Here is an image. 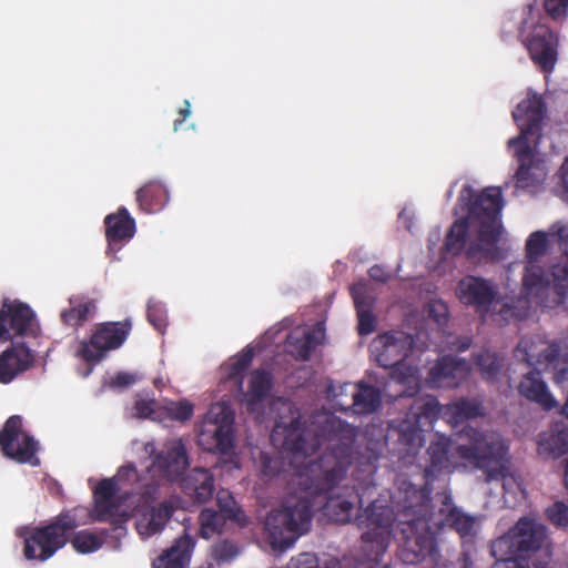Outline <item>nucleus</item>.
<instances>
[{
  "label": "nucleus",
  "instance_id": "nucleus-18",
  "mask_svg": "<svg viewBox=\"0 0 568 568\" xmlns=\"http://www.w3.org/2000/svg\"><path fill=\"white\" fill-rule=\"evenodd\" d=\"M538 12L531 17L530 21H524L523 32L526 36V47L531 60L544 71L550 72L557 61V37L542 24H535Z\"/></svg>",
  "mask_w": 568,
  "mask_h": 568
},
{
  "label": "nucleus",
  "instance_id": "nucleus-51",
  "mask_svg": "<svg viewBox=\"0 0 568 568\" xmlns=\"http://www.w3.org/2000/svg\"><path fill=\"white\" fill-rule=\"evenodd\" d=\"M560 179L562 184V197L568 201V158L561 166Z\"/></svg>",
  "mask_w": 568,
  "mask_h": 568
},
{
  "label": "nucleus",
  "instance_id": "nucleus-48",
  "mask_svg": "<svg viewBox=\"0 0 568 568\" xmlns=\"http://www.w3.org/2000/svg\"><path fill=\"white\" fill-rule=\"evenodd\" d=\"M550 234L557 236L561 245L564 246L566 253L568 254V222L567 223H555L550 227Z\"/></svg>",
  "mask_w": 568,
  "mask_h": 568
},
{
  "label": "nucleus",
  "instance_id": "nucleus-16",
  "mask_svg": "<svg viewBox=\"0 0 568 568\" xmlns=\"http://www.w3.org/2000/svg\"><path fill=\"white\" fill-rule=\"evenodd\" d=\"M39 325L32 310L17 301H4L0 308V343L36 336Z\"/></svg>",
  "mask_w": 568,
  "mask_h": 568
},
{
  "label": "nucleus",
  "instance_id": "nucleus-32",
  "mask_svg": "<svg viewBox=\"0 0 568 568\" xmlns=\"http://www.w3.org/2000/svg\"><path fill=\"white\" fill-rule=\"evenodd\" d=\"M288 568H338V562L328 555L317 557L315 554L303 552L291 559Z\"/></svg>",
  "mask_w": 568,
  "mask_h": 568
},
{
  "label": "nucleus",
  "instance_id": "nucleus-39",
  "mask_svg": "<svg viewBox=\"0 0 568 568\" xmlns=\"http://www.w3.org/2000/svg\"><path fill=\"white\" fill-rule=\"evenodd\" d=\"M133 410V415L140 418H151L153 420L163 418L162 404L153 398H138Z\"/></svg>",
  "mask_w": 568,
  "mask_h": 568
},
{
  "label": "nucleus",
  "instance_id": "nucleus-49",
  "mask_svg": "<svg viewBox=\"0 0 568 568\" xmlns=\"http://www.w3.org/2000/svg\"><path fill=\"white\" fill-rule=\"evenodd\" d=\"M499 562L494 565L493 568H530L529 564L517 562L507 556H498Z\"/></svg>",
  "mask_w": 568,
  "mask_h": 568
},
{
  "label": "nucleus",
  "instance_id": "nucleus-24",
  "mask_svg": "<svg viewBox=\"0 0 568 568\" xmlns=\"http://www.w3.org/2000/svg\"><path fill=\"white\" fill-rule=\"evenodd\" d=\"M349 387L354 388L351 394L353 397L352 407L354 413L367 414L374 412L377 408L381 402V395L376 389L369 386L358 385L355 387L349 384L338 386L329 385L327 388V394L334 398L339 397L346 393Z\"/></svg>",
  "mask_w": 568,
  "mask_h": 568
},
{
  "label": "nucleus",
  "instance_id": "nucleus-54",
  "mask_svg": "<svg viewBox=\"0 0 568 568\" xmlns=\"http://www.w3.org/2000/svg\"><path fill=\"white\" fill-rule=\"evenodd\" d=\"M263 460V471L265 474H273L276 470L275 465H273V460L267 456H262Z\"/></svg>",
  "mask_w": 568,
  "mask_h": 568
},
{
  "label": "nucleus",
  "instance_id": "nucleus-2",
  "mask_svg": "<svg viewBox=\"0 0 568 568\" xmlns=\"http://www.w3.org/2000/svg\"><path fill=\"white\" fill-rule=\"evenodd\" d=\"M506 452L507 445L498 433L468 426L453 442L444 436L432 442L426 475L449 471L460 465L489 469L488 477L501 481L505 504L515 507L525 499V490L519 477L505 463Z\"/></svg>",
  "mask_w": 568,
  "mask_h": 568
},
{
  "label": "nucleus",
  "instance_id": "nucleus-5",
  "mask_svg": "<svg viewBox=\"0 0 568 568\" xmlns=\"http://www.w3.org/2000/svg\"><path fill=\"white\" fill-rule=\"evenodd\" d=\"M311 505L303 495H291L264 521V541L273 551H284L304 535L311 524Z\"/></svg>",
  "mask_w": 568,
  "mask_h": 568
},
{
  "label": "nucleus",
  "instance_id": "nucleus-53",
  "mask_svg": "<svg viewBox=\"0 0 568 568\" xmlns=\"http://www.w3.org/2000/svg\"><path fill=\"white\" fill-rule=\"evenodd\" d=\"M505 305L499 301V305L495 311H490L493 315H497L499 317L498 321L508 320V314L514 315V312H510L509 310H504Z\"/></svg>",
  "mask_w": 568,
  "mask_h": 568
},
{
  "label": "nucleus",
  "instance_id": "nucleus-45",
  "mask_svg": "<svg viewBox=\"0 0 568 568\" xmlns=\"http://www.w3.org/2000/svg\"><path fill=\"white\" fill-rule=\"evenodd\" d=\"M477 365L481 373L490 378L499 369L500 361L494 353L484 352L477 357Z\"/></svg>",
  "mask_w": 568,
  "mask_h": 568
},
{
  "label": "nucleus",
  "instance_id": "nucleus-58",
  "mask_svg": "<svg viewBox=\"0 0 568 568\" xmlns=\"http://www.w3.org/2000/svg\"><path fill=\"white\" fill-rule=\"evenodd\" d=\"M564 481H565L566 488L568 489V459L566 460V464H565Z\"/></svg>",
  "mask_w": 568,
  "mask_h": 568
},
{
  "label": "nucleus",
  "instance_id": "nucleus-1",
  "mask_svg": "<svg viewBox=\"0 0 568 568\" xmlns=\"http://www.w3.org/2000/svg\"><path fill=\"white\" fill-rule=\"evenodd\" d=\"M271 405L278 412L272 442L292 453L291 463L298 468L295 484L303 497L308 500V497L329 491L323 506L324 516L336 523L348 521L357 495L348 487L334 488L351 463L354 429L332 414L322 413L312 423L315 429L305 430L301 427L298 412L290 402L277 399Z\"/></svg>",
  "mask_w": 568,
  "mask_h": 568
},
{
  "label": "nucleus",
  "instance_id": "nucleus-10",
  "mask_svg": "<svg viewBox=\"0 0 568 568\" xmlns=\"http://www.w3.org/2000/svg\"><path fill=\"white\" fill-rule=\"evenodd\" d=\"M392 510L381 501H374L361 519L365 525L363 534V550L367 557V564H361L357 568H385L378 561V557L386 550L390 540Z\"/></svg>",
  "mask_w": 568,
  "mask_h": 568
},
{
  "label": "nucleus",
  "instance_id": "nucleus-40",
  "mask_svg": "<svg viewBox=\"0 0 568 568\" xmlns=\"http://www.w3.org/2000/svg\"><path fill=\"white\" fill-rule=\"evenodd\" d=\"M217 504L220 510L217 511L220 515L224 516V520L234 519L236 523L243 525L245 523V517L237 507L234 499L229 495L227 491H220L217 494Z\"/></svg>",
  "mask_w": 568,
  "mask_h": 568
},
{
  "label": "nucleus",
  "instance_id": "nucleus-17",
  "mask_svg": "<svg viewBox=\"0 0 568 568\" xmlns=\"http://www.w3.org/2000/svg\"><path fill=\"white\" fill-rule=\"evenodd\" d=\"M128 336L123 324L112 323L99 326L89 341H81L75 356L87 363L101 361L109 351L120 347Z\"/></svg>",
  "mask_w": 568,
  "mask_h": 568
},
{
  "label": "nucleus",
  "instance_id": "nucleus-57",
  "mask_svg": "<svg viewBox=\"0 0 568 568\" xmlns=\"http://www.w3.org/2000/svg\"><path fill=\"white\" fill-rule=\"evenodd\" d=\"M148 195V190L146 189H140L138 192H136V199L140 203L143 202V200L145 199V196Z\"/></svg>",
  "mask_w": 568,
  "mask_h": 568
},
{
  "label": "nucleus",
  "instance_id": "nucleus-31",
  "mask_svg": "<svg viewBox=\"0 0 568 568\" xmlns=\"http://www.w3.org/2000/svg\"><path fill=\"white\" fill-rule=\"evenodd\" d=\"M93 308L94 305L91 302L71 298L70 308L64 310L61 313V318L63 323L70 326H78L87 321L88 315L93 311Z\"/></svg>",
  "mask_w": 568,
  "mask_h": 568
},
{
  "label": "nucleus",
  "instance_id": "nucleus-27",
  "mask_svg": "<svg viewBox=\"0 0 568 568\" xmlns=\"http://www.w3.org/2000/svg\"><path fill=\"white\" fill-rule=\"evenodd\" d=\"M271 387L270 376L261 371L251 374L250 385L243 395V404L252 413L260 414L265 403H268V392Z\"/></svg>",
  "mask_w": 568,
  "mask_h": 568
},
{
  "label": "nucleus",
  "instance_id": "nucleus-11",
  "mask_svg": "<svg viewBox=\"0 0 568 568\" xmlns=\"http://www.w3.org/2000/svg\"><path fill=\"white\" fill-rule=\"evenodd\" d=\"M524 290L527 296L541 302L560 303L568 294V254H564L546 274L529 265L524 276Z\"/></svg>",
  "mask_w": 568,
  "mask_h": 568
},
{
  "label": "nucleus",
  "instance_id": "nucleus-34",
  "mask_svg": "<svg viewBox=\"0 0 568 568\" xmlns=\"http://www.w3.org/2000/svg\"><path fill=\"white\" fill-rule=\"evenodd\" d=\"M193 408V404L187 399L168 400L162 404L163 418L184 422L192 417Z\"/></svg>",
  "mask_w": 568,
  "mask_h": 568
},
{
  "label": "nucleus",
  "instance_id": "nucleus-26",
  "mask_svg": "<svg viewBox=\"0 0 568 568\" xmlns=\"http://www.w3.org/2000/svg\"><path fill=\"white\" fill-rule=\"evenodd\" d=\"M351 291L358 315V332L362 335L369 334L375 328V317L372 314L374 295L363 282L356 283Z\"/></svg>",
  "mask_w": 568,
  "mask_h": 568
},
{
  "label": "nucleus",
  "instance_id": "nucleus-8",
  "mask_svg": "<svg viewBox=\"0 0 568 568\" xmlns=\"http://www.w3.org/2000/svg\"><path fill=\"white\" fill-rule=\"evenodd\" d=\"M410 336L396 332L377 336L371 344L374 359L384 367L395 366L393 379L406 385L405 393L413 395L419 385L418 371L409 362L404 361L412 351Z\"/></svg>",
  "mask_w": 568,
  "mask_h": 568
},
{
  "label": "nucleus",
  "instance_id": "nucleus-9",
  "mask_svg": "<svg viewBox=\"0 0 568 568\" xmlns=\"http://www.w3.org/2000/svg\"><path fill=\"white\" fill-rule=\"evenodd\" d=\"M77 526L74 517L64 515L45 527H23L18 535L24 540V557L29 560H47L67 541V534Z\"/></svg>",
  "mask_w": 568,
  "mask_h": 568
},
{
  "label": "nucleus",
  "instance_id": "nucleus-52",
  "mask_svg": "<svg viewBox=\"0 0 568 568\" xmlns=\"http://www.w3.org/2000/svg\"><path fill=\"white\" fill-rule=\"evenodd\" d=\"M369 275L373 280L384 282L387 280L388 275L381 266H373L369 270Z\"/></svg>",
  "mask_w": 568,
  "mask_h": 568
},
{
  "label": "nucleus",
  "instance_id": "nucleus-7",
  "mask_svg": "<svg viewBox=\"0 0 568 568\" xmlns=\"http://www.w3.org/2000/svg\"><path fill=\"white\" fill-rule=\"evenodd\" d=\"M138 479L136 470L128 465L121 467L114 477L101 480L94 488V507L91 516L95 520L113 524L119 535L124 534L122 524L131 517V504L135 503L136 497L122 494V490Z\"/></svg>",
  "mask_w": 568,
  "mask_h": 568
},
{
  "label": "nucleus",
  "instance_id": "nucleus-61",
  "mask_svg": "<svg viewBox=\"0 0 568 568\" xmlns=\"http://www.w3.org/2000/svg\"><path fill=\"white\" fill-rule=\"evenodd\" d=\"M447 338H448V342H447V343H448L449 345L454 346V345H455V337H453V336H447Z\"/></svg>",
  "mask_w": 568,
  "mask_h": 568
},
{
  "label": "nucleus",
  "instance_id": "nucleus-55",
  "mask_svg": "<svg viewBox=\"0 0 568 568\" xmlns=\"http://www.w3.org/2000/svg\"><path fill=\"white\" fill-rule=\"evenodd\" d=\"M149 320L155 326L156 329L162 331V323L155 320V310L154 306H149Z\"/></svg>",
  "mask_w": 568,
  "mask_h": 568
},
{
  "label": "nucleus",
  "instance_id": "nucleus-25",
  "mask_svg": "<svg viewBox=\"0 0 568 568\" xmlns=\"http://www.w3.org/2000/svg\"><path fill=\"white\" fill-rule=\"evenodd\" d=\"M194 541L185 535L178 540L152 565V568H187L191 561Z\"/></svg>",
  "mask_w": 568,
  "mask_h": 568
},
{
  "label": "nucleus",
  "instance_id": "nucleus-42",
  "mask_svg": "<svg viewBox=\"0 0 568 568\" xmlns=\"http://www.w3.org/2000/svg\"><path fill=\"white\" fill-rule=\"evenodd\" d=\"M240 547L226 539L220 540L212 546L211 557L217 564H224L233 560L240 554Z\"/></svg>",
  "mask_w": 568,
  "mask_h": 568
},
{
  "label": "nucleus",
  "instance_id": "nucleus-44",
  "mask_svg": "<svg viewBox=\"0 0 568 568\" xmlns=\"http://www.w3.org/2000/svg\"><path fill=\"white\" fill-rule=\"evenodd\" d=\"M548 520L557 528L568 527V507L561 503L556 501L546 510Z\"/></svg>",
  "mask_w": 568,
  "mask_h": 568
},
{
  "label": "nucleus",
  "instance_id": "nucleus-33",
  "mask_svg": "<svg viewBox=\"0 0 568 568\" xmlns=\"http://www.w3.org/2000/svg\"><path fill=\"white\" fill-rule=\"evenodd\" d=\"M444 414L449 422L458 424L464 418H473L479 415L480 407L475 402L462 400L447 406Z\"/></svg>",
  "mask_w": 568,
  "mask_h": 568
},
{
  "label": "nucleus",
  "instance_id": "nucleus-60",
  "mask_svg": "<svg viewBox=\"0 0 568 568\" xmlns=\"http://www.w3.org/2000/svg\"><path fill=\"white\" fill-rule=\"evenodd\" d=\"M144 448H145V452L149 453L150 455H152L155 450L154 445L151 443L146 444Z\"/></svg>",
  "mask_w": 568,
  "mask_h": 568
},
{
  "label": "nucleus",
  "instance_id": "nucleus-23",
  "mask_svg": "<svg viewBox=\"0 0 568 568\" xmlns=\"http://www.w3.org/2000/svg\"><path fill=\"white\" fill-rule=\"evenodd\" d=\"M468 374L464 361L445 356L429 371L427 383L433 387H453Z\"/></svg>",
  "mask_w": 568,
  "mask_h": 568
},
{
  "label": "nucleus",
  "instance_id": "nucleus-43",
  "mask_svg": "<svg viewBox=\"0 0 568 568\" xmlns=\"http://www.w3.org/2000/svg\"><path fill=\"white\" fill-rule=\"evenodd\" d=\"M141 379L136 373L118 372L105 378V385L116 390H123Z\"/></svg>",
  "mask_w": 568,
  "mask_h": 568
},
{
  "label": "nucleus",
  "instance_id": "nucleus-15",
  "mask_svg": "<svg viewBox=\"0 0 568 568\" xmlns=\"http://www.w3.org/2000/svg\"><path fill=\"white\" fill-rule=\"evenodd\" d=\"M152 500L150 491L145 490L141 497L135 498V503L131 504L132 511H135V528L144 539L160 532L173 510L181 506L179 499L164 501L159 506L152 505Z\"/></svg>",
  "mask_w": 568,
  "mask_h": 568
},
{
  "label": "nucleus",
  "instance_id": "nucleus-38",
  "mask_svg": "<svg viewBox=\"0 0 568 568\" xmlns=\"http://www.w3.org/2000/svg\"><path fill=\"white\" fill-rule=\"evenodd\" d=\"M252 358L253 351L251 348L231 357L222 367L225 376L230 379L236 378L250 365Z\"/></svg>",
  "mask_w": 568,
  "mask_h": 568
},
{
  "label": "nucleus",
  "instance_id": "nucleus-59",
  "mask_svg": "<svg viewBox=\"0 0 568 568\" xmlns=\"http://www.w3.org/2000/svg\"><path fill=\"white\" fill-rule=\"evenodd\" d=\"M336 407L341 408V409H344V408H347L349 407V404L348 403H345L343 400H337L336 404H335Z\"/></svg>",
  "mask_w": 568,
  "mask_h": 568
},
{
  "label": "nucleus",
  "instance_id": "nucleus-36",
  "mask_svg": "<svg viewBox=\"0 0 568 568\" xmlns=\"http://www.w3.org/2000/svg\"><path fill=\"white\" fill-rule=\"evenodd\" d=\"M103 536L88 530L79 531L72 539L73 548L80 554H90L101 548Z\"/></svg>",
  "mask_w": 568,
  "mask_h": 568
},
{
  "label": "nucleus",
  "instance_id": "nucleus-47",
  "mask_svg": "<svg viewBox=\"0 0 568 568\" xmlns=\"http://www.w3.org/2000/svg\"><path fill=\"white\" fill-rule=\"evenodd\" d=\"M544 7L552 18H561L567 13L568 0H544Z\"/></svg>",
  "mask_w": 568,
  "mask_h": 568
},
{
  "label": "nucleus",
  "instance_id": "nucleus-35",
  "mask_svg": "<svg viewBox=\"0 0 568 568\" xmlns=\"http://www.w3.org/2000/svg\"><path fill=\"white\" fill-rule=\"evenodd\" d=\"M200 534L203 538H210L221 531L225 520L224 516L212 509H204L200 515Z\"/></svg>",
  "mask_w": 568,
  "mask_h": 568
},
{
  "label": "nucleus",
  "instance_id": "nucleus-19",
  "mask_svg": "<svg viewBox=\"0 0 568 568\" xmlns=\"http://www.w3.org/2000/svg\"><path fill=\"white\" fill-rule=\"evenodd\" d=\"M458 298L467 305H474L480 313L495 311L499 305L496 286L489 281L466 276L457 287Z\"/></svg>",
  "mask_w": 568,
  "mask_h": 568
},
{
  "label": "nucleus",
  "instance_id": "nucleus-4",
  "mask_svg": "<svg viewBox=\"0 0 568 568\" xmlns=\"http://www.w3.org/2000/svg\"><path fill=\"white\" fill-rule=\"evenodd\" d=\"M544 103L535 92L528 91L527 97L518 103L513 112L520 135L511 139L508 146L519 162L516 173L518 187L535 190L540 186L547 178L545 158L538 150L540 142L539 126L544 119Z\"/></svg>",
  "mask_w": 568,
  "mask_h": 568
},
{
  "label": "nucleus",
  "instance_id": "nucleus-56",
  "mask_svg": "<svg viewBox=\"0 0 568 568\" xmlns=\"http://www.w3.org/2000/svg\"><path fill=\"white\" fill-rule=\"evenodd\" d=\"M184 105L185 108L182 109L180 111V113L184 116V118H187L190 114H191V104L187 100L184 101Z\"/></svg>",
  "mask_w": 568,
  "mask_h": 568
},
{
  "label": "nucleus",
  "instance_id": "nucleus-63",
  "mask_svg": "<svg viewBox=\"0 0 568 568\" xmlns=\"http://www.w3.org/2000/svg\"><path fill=\"white\" fill-rule=\"evenodd\" d=\"M180 124H181L180 121H175L174 122V131H178Z\"/></svg>",
  "mask_w": 568,
  "mask_h": 568
},
{
  "label": "nucleus",
  "instance_id": "nucleus-37",
  "mask_svg": "<svg viewBox=\"0 0 568 568\" xmlns=\"http://www.w3.org/2000/svg\"><path fill=\"white\" fill-rule=\"evenodd\" d=\"M448 520L462 537L473 535L479 526V520L477 518L470 517L459 509H453Z\"/></svg>",
  "mask_w": 568,
  "mask_h": 568
},
{
  "label": "nucleus",
  "instance_id": "nucleus-46",
  "mask_svg": "<svg viewBox=\"0 0 568 568\" xmlns=\"http://www.w3.org/2000/svg\"><path fill=\"white\" fill-rule=\"evenodd\" d=\"M429 321L438 326H443L447 321V306L442 301H433L427 306Z\"/></svg>",
  "mask_w": 568,
  "mask_h": 568
},
{
  "label": "nucleus",
  "instance_id": "nucleus-13",
  "mask_svg": "<svg viewBox=\"0 0 568 568\" xmlns=\"http://www.w3.org/2000/svg\"><path fill=\"white\" fill-rule=\"evenodd\" d=\"M438 414L437 402L433 397L418 398L407 419L398 426L399 439L407 455L415 453L423 444V432L432 428Z\"/></svg>",
  "mask_w": 568,
  "mask_h": 568
},
{
  "label": "nucleus",
  "instance_id": "nucleus-22",
  "mask_svg": "<svg viewBox=\"0 0 568 568\" xmlns=\"http://www.w3.org/2000/svg\"><path fill=\"white\" fill-rule=\"evenodd\" d=\"M33 355L23 344L17 343L0 355V383L8 384L16 376L29 369Z\"/></svg>",
  "mask_w": 568,
  "mask_h": 568
},
{
  "label": "nucleus",
  "instance_id": "nucleus-12",
  "mask_svg": "<svg viewBox=\"0 0 568 568\" xmlns=\"http://www.w3.org/2000/svg\"><path fill=\"white\" fill-rule=\"evenodd\" d=\"M233 410L226 403L213 404L201 424L199 445L209 452L227 454L233 443Z\"/></svg>",
  "mask_w": 568,
  "mask_h": 568
},
{
  "label": "nucleus",
  "instance_id": "nucleus-21",
  "mask_svg": "<svg viewBox=\"0 0 568 568\" xmlns=\"http://www.w3.org/2000/svg\"><path fill=\"white\" fill-rule=\"evenodd\" d=\"M325 337L323 324L298 326L287 337V351L296 358L306 359Z\"/></svg>",
  "mask_w": 568,
  "mask_h": 568
},
{
  "label": "nucleus",
  "instance_id": "nucleus-50",
  "mask_svg": "<svg viewBox=\"0 0 568 568\" xmlns=\"http://www.w3.org/2000/svg\"><path fill=\"white\" fill-rule=\"evenodd\" d=\"M415 216V211L410 206H405L402 212L399 213V221L403 223V225L409 230L413 225V220Z\"/></svg>",
  "mask_w": 568,
  "mask_h": 568
},
{
  "label": "nucleus",
  "instance_id": "nucleus-3",
  "mask_svg": "<svg viewBox=\"0 0 568 568\" xmlns=\"http://www.w3.org/2000/svg\"><path fill=\"white\" fill-rule=\"evenodd\" d=\"M458 206L466 217L455 222L445 242V251L458 254L463 250L468 255L496 258L498 244L504 236L500 221L503 207L501 191L487 187L479 193L465 185L458 197Z\"/></svg>",
  "mask_w": 568,
  "mask_h": 568
},
{
  "label": "nucleus",
  "instance_id": "nucleus-6",
  "mask_svg": "<svg viewBox=\"0 0 568 568\" xmlns=\"http://www.w3.org/2000/svg\"><path fill=\"white\" fill-rule=\"evenodd\" d=\"M491 551L494 556H507L517 562L531 560L535 568H544L539 560L550 556L547 529L531 518H521L493 544Z\"/></svg>",
  "mask_w": 568,
  "mask_h": 568
},
{
  "label": "nucleus",
  "instance_id": "nucleus-14",
  "mask_svg": "<svg viewBox=\"0 0 568 568\" xmlns=\"http://www.w3.org/2000/svg\"><path fill=\"white\" fill-rule=\"evenodd\" d=\"M0 448L3 455L21 464L39 465L38 443L23 428L19 416L10 417L0 432Z\"/></svg>",
  "mask_w": 568,
  "mask_h": 568
},
{
  "label": "nucleus",
  "instance_id": "nucleus-62",
  "mask_svg": "<svg viewBox=\"0 0 568 568\" xmlns=\"http://www.w3.org/2000/svg\"><path fill=\"white\" fill-rule=\"evenodd\" d=\"M162 384H163V381H162V379H160V378L154 381V385H155L156 387H159V386H160V385H162Z\"/></svg>",
  "mask_w": 568,
  "mask_h": 568
},
{
  "label": "nucleus",
  "instance_id": "nucleus-28",
  "mask_svg": "<svg viewBox=\"0 0 568 568\" xmlns=\"http://www.w3.org/2000/svg\"><path fill=\"white\" fill-rule=\"evenodd\" d=\"M105 235L110 248L121 241H128L134 235V221L125 209H120L118 213L109 214L105 217Z\"/></svg>",
  "mask_w": 568,
  "mask_h": 568
},
{
  "label": "nucleus",
  "instance_id": "nucleus-41",
  "mask_svg": "<svg viewBox=\"0 0 568 568\" xmlns=\"http://www.w3.org/2000/svg\"><path fill=\"white\" fill-rule=\"evenodd\" d=\"M548 235L545 232L537 231L529 235L526 242V251L529 262L537 261L547 250Z\"/></svg>",
  "mask_w": 568,
  "mask_h": 568
},
{
  "label": "nucleus",
  "instance_id": "nucleus-29",
  "mask_svg": "<svg viewBox=\"0 0 568 568\" xmlns=\"http://www.w3.org/2000/svg\"><path fill=\"white\" fill-rule=\"evenodd\" d=\"M434 554L435 541L429 532L409 537L400 550V557L407 564L422 561L427 557H433Z\"/></svg>",
  "mask_w": 568,
  "mask_h": 568
},
{
  "label": "nucleus",
  "instance_id": "nucleus-30",
  "mask_svg": "<svg viewBox=\"0 0 568 568\" xmlns=\"http://www.w3.org/2000/svg\"><path fill=\"white\" fill-rule=\"evenodd\" d=\"M182 487L189 494H193L199 501H204L212 496L213 479L207 470L195 468L182 480Z\"/></svg>",
  "mask_w": 568,
  "mask_h": 568
},
{
  "label": "nucleus",
  "instance_id": "nucleus-20",
  "mask_svg": "<svg viewBox=\"0 0 568 568\" xmlns=\"http://www.w3.org/2000/svg\"><path fill=\"white\" fill-rule=\"evenodd\" d=\"M185 447L181 439L170 440L162 454L158 455L150 469L152 477L162 474L169 479L178 478L187 467Z\"/></svg>",
  "mask_w": 568,
  "mask_h": 568
},
{
  "label": "nucleus",
  "instance_id": "nucleus-64",
  "mask_svg": "<svg viewBox=\"0 0 568 568\" xmlns=\"http://www.w3.org/2000/svg\"><path fill=\"white\" fill-rule=\"evenodd\" d=\"M418 526H419L422 529H424L425 524H424V523H422V521H419V523H418Z\"/></svg>",
  "mask_w": 568,
  "mask_h": 568
}]
</instances>
